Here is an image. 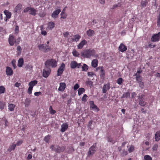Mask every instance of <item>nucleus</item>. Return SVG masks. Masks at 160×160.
Listing matches in <instances>:
<instances>
[{"mask_svg":"<svg viewBox=\"0 0 160 160\" xmlns=\"http://www.w3.org/2000/svg\"><path fill=\"white\" fill-rule=\"evenodd\" d=\"M72 53L73 55L75 57H79L80 55L79 53L75 49H74L73 50Z\"/></svg>","mask_w":160,"mask_h":160,"instance_id":"obj_36","label":"nucleus"},{"mask_svg":"<svg viewBox=\"0 0 160 160\" xmlns=\"http://www.w3.org/2000/svg\"><path fill=\"white\" fill-rule=\"evenodd\" d=\"M130 98V93L129 92H127L124 93L123 95L122 96L121 98Z\"/></svg>","mask_w":160,"mask_h":160,"instance_id":"obj_33","label":"nucleus"},{"mask_svg":"<svg viewBox=\"0 0 160 160\" xmlns=\"http://www.w3.org/2000/svg\"><path fill=\"white\" fill-rule=\"evenodd\" d=\"M45 65V67L47 68H49L50 67L55 68L57 66V62L55 60L51 59L48 60L46 62Z\"/></svg>","mask_w":160,"mask_h":160,"instance_id":"obj_3","label":"nucleus"},{"mask_svg":"<svg viewBox=\"0 0 160 160\" xmlns=\"http://www.w3.org/2000/svg\"><path fill=\"white\" fill-rule=\"evenodd\" d=\"M27 102H28V104H27V103L25 104V107H28L29 105V104L31 102V101L30 100H29V99H27L25 100V102L26 103Z\"/></svg>","mask_w":160,"mask_h":160,"instance_id":"obj_58","label":"nucleus"},{"mask_svg":"<svg viewBox=\"0 0 160 160\" xmlns=\"http://www.w3.org/2000/svg\"><path fill=\"white\" fill-rule=\"evenodd\" d=\"M81 38V36L79 34H76L73 36L72 39V41L77 42Z\"/></svg>","mask_w":160,"mask_h":160,"instance_id":"obj_24","label":"nucleus"},{"mask_svg":"<svg viewBox=\"0 0 160 160\" xmlns=\"http://www.w3.org/2000/svg\"><path fill=\"white\" fill-rule=\"evenodd\" d=\"M30 8H31V7H27V8H25L24 9L23 12H28V11H29Z\"/></svg>","mask_w":160,"mask_h":160,"instance_id":"obj_56","label":"nucleus"},{"mask_svg":"<svg viewBox=\"0 0 160 160\" xmlns=\"http://www.w3.org/2000/svg\"><path fill=\"white\" fill-rule=\"evenodd\" d=\"M21 83H18V82H16L14 84V86L17 87H19V86L20 85Z\"/></svg>","mask_w":160,"mask_h":160,"instance_id":"obj_63","label":"nucleus"},{"mask_svg":"<svg viewBox=\"0 0 160 160\" xmlns=\"http://www.w3.org/2000/svg\"><path fill=\"white\" fill-rule=\"evenodd\" d=\"M50 148L52 150L55 151L56 152L60 153L64 151L65 147V146L60 147L58 145H52L50 146Z\"/></svg>","mask_w":160,"mask_h":160,"instance_id":"obj_2","label":"nucleus"},{"mask_svg":"<svg viewBox=\"0 0 160 160\" xmlns=\"http://www.w3.org/2000/svg\"><path fill=\"white\" fill-rule=\"evenodd\" d=\"M146 102L144 101L143 100H139V104L141 106H144L146 104Z\"/></svg>","mask_w":160,"mask_h":160,"instance_id":"obj_34","label":"nucleus"},{"mask_svg":"<svg viewBox=\"0 0 160 160\" xmlns=\"http://www.w3.org/2000/svg\"><path fill=\"white\" fill-rule=\"evenodd\" d=\"M123 81L124 80L122 78H119L117 80L116 82L118 84L121 85Z\"/></svg>","mask_w":160,"mask_h":160,"instance_id":"obj_37","label":"nucleus"},{"mask_svg":"<svg viewBox=\"0 0 160 160\" xmlns=\"http://www.w3.org/2000/svg\"><path fill=\"white\" fill-rule=\"evenodd\" d=\"M97 143H95L89 149L88 155L89 157H92L96 151Z\"/></svg>","mask_w":160,"mask_h":160,"instance_id":"obj_5","label":"nucleus"},{"mask_svg":"<svg viewBox=\"0 0 160 160\" xmlns=\"http://www.w3.org/2000/svg\"><path fill=\"white\" fill-rule=\"evenodd\" d=\"M105 70L104 68L101 70H100L99 72L100 78L102 80H104L105 78Z\"/></svg>","mask_w":160,"mask_h":160,"instance_id":"obj_18","label":"nucleus"},{"mask_svg":"<svg viewBox=\"0 0 160 160\" xmlns=\"http://www.w3.org/2000/svg\"><path fill=\"white\" fill-rule=\"evenodd\" d=\"M121 3H118V4H115L114 5L112 6V9H114L115 8L118 7H121Z\"/></svg>","mask_w":160,"mask_h":160,"instance_id":"obj_46","label":"nucleus"},{"mask_svg":"<svg viewBox=\"0 0 160 160\" xmlns=\"http://www.w3.org/2000/svg\"><path fill=\"white\" fill-rule=\"evenodd\" d=\"M5 105V102H4L2 101H0V109L2 110L4 108Z\"/></svg>","mask_w":160,"mask_h":160,"instance_id":"obj_42","label":"nucleus"},{"mask_svg":"<svg viewBox=\"0 0 160 160\" xmlns=\"http://www.w3.org/2000/svg\"><path fill=\"white\" fill-rule=\"evenodd\" d=\"M15 106L14 104H10L8 106V109L9 110L12 111L14 110Z\"/></svg>","mask_w":160,"mask_h":160,"instance_id":"obj_31","label":"nucleus"},{"mask_svg":"<svg viewBox=\"0 0 160 160\" xmlns=\"http://www.w3.org/2000/svg\"><path fill=\"white\" fill-rule=\"evenodd\" d=\"M87 74L88 75L89 77H92L94 75H95L94 73L93 72H88Z\"/></svg>","mask_w":160,"mask_h":160,"instance_id":"obj_48","label":"nucleus"},{"mask_svg":"<svg viewBox=\"0 0 160 160\" xmlns=\"http://www.w3.org/2000/svg\"><path fill=\"white\" fill-rule=\"evenodd\" d=\"M63 34L65 37L67 38L69 35V33L68 32H66L63 33Z\"/></svg>","mask_w":160,"mask_h":160,"instance_id":"obj_64","label":"nucleus"},{"mask_svg":"<svg viewBox=\"0 0 160 160\" xmlns=\"http://www.w3.org/2000/svg\"><path fill=\"white\" fill-rule=\"evenodd\" d=\"M86 84L88 86L91 88L93 85V82L90 81H87Z\"/></svg>","mask_w":160,"mask_h":160,"instance_id":"obj_45","label":"nucleus"},{"mask_svg":"<svg viewBox=\"0 0 160 160\" xmlns=\"http://www.w3.org/2000/svg\"><path fill=\"white\" fill-rule=\"evenodd\" d=\"M158 145L157 144H154L152 148V149L153 151H157L158 148Z\"/></svg>","mask_w":160,"mask_h":160,"instance_id":"obj_44","label":"nucleus"},{"mask_svg":"<svg viewBox=\"0 0 160 160\" xmlns=\"http://www.w3.org/2000/svg\"><path fill=\"white\" fill-rule=\"evenodd\" d=\"M50 139V135H48L45 137L44 138V140L46 142L48 143Z\"/></svg>","mask_w":160,"mask_h":160,"instance_id":"obj_39","label":"nucleus"},{"mask_svg":"<svg viewBox=\"0 0 160 160\" xmlns=\"http://www.w3.org/2000/svg\"><path fill=\"white\" fill-rule=\"evenodd\" d=\"M48 29L49 30H52L55 26V23L53 22H50L48 24Z\"/></svg>","mask_w":160,"mask_h":160,"instance_id":"obj_20","label":"nucleus"},{"mask_svg":"<svg viewBox=\"0 0 160 160\" xmlns=\"http://www.w3.org/2000/svg\"><path fill=\"white\" fill-rule=\"evenodd\" d=\"M61 18H63V19H65V18H66L67 15L66 13H63V14H61Z\"/></svg>","mask_w":160,"mask_h":160,"instance_id":"obj_55","label":"nucleus"},{"mask_svg":"<svg viewBox=\"0 0 160 160\" xmlns=\"http://www.w3.org/2000/svg\"><path fill=\"white\" fill-rule=\"evenodd\" d=\"M51 72V69L50 68L45 67L43 70L42 76L44 78H47L50 75Z\"/></svg>","mask_w":160,"mask_h":160,"instance_id":"obj_6","label":"nucleus"},{"mask_svg":"<svg viewBox=\"0 0 160 160\" xmlns=\"http://www.w3.org/2000/svg\"><path fill=\"white\" fill-rule=\"evenodd\" d=\"M90 106L91 108L94 111H98L99 110V108L92 101H90L89 102Z\"/></svg>","mask_w":160,"mask_h":160,"instance_id":"obj_10","label":"nucleus"},{"mask_svg":"<svg viewBox=\"0 0 160 160\" xmlns=\"http://www.w3.org/2000/svg\"><path fill=\"white\" fill-rule=\"evenodd\" d=\"M20 38L19 37L16 40L15 43L17 45L19 44V42L20 41Z\"/></svg>","mask_w":160,"mask_h":160,"instance_id":"obj_62","label":"nucleus"},{"mask_svg":"<svg viewBox=\"0 0 160 160\" xmlns=\"http://www.w3.org/2000/svg\"><path fill=\"white\" fill-rule=\"evenodd\" d=\"M38 83V81L35 80L31 81L28 83V85L29 87L33 88V87L37 84Z\"/></svg>","mask_w":160,"mask_h":160,"instance_id":"obj_25","label":"nucleus"},{"mask_svg":"<svg viewBox=\"0 0 160 160\" xmlns=\"http://www.w3.org/2000/svg\"><path fill=\"white\" fill-rule=\"evenodd\" d=\"M87 97L88 96L86 94H84L83 97L82 98V102H86V101H87Z\"/></svg>","mask_w":160,"mask_h":160,"instance_id":"obj_47","label":"nucleus"},{"mask_svg":"<svg viewBox=\"0 0 160 160\" xmlns=\"http://www.w3.org/2000/svg\"><path fill=\"white\" fill-rule=\"evenodd\" d=\"M23 142V141L22 140H20L18 141L16 144V145L17 146H20V145H21Z\"/></svg>","mask_w":160,"mask_h":160,"instance_id":"obj_57","label":"nucleus"},{"mask_svg":"<svg viewBox=\"0 0 160 160\" xmlns=\"http://www.w3.org/2000/svg\"><path fill=\"white\" fill-rule=\"evenodd\" d=\"M24 61L23 58H21L19 59L18 62V65L19 67H21Z\"/></svg>","mask_w":160,"mask_h":160,"instance_id":"obj_28","label":"nucleus"},{"mask_svg":"<svg viewBox=\"0 0 160 160\" xmlns=\"http://www.w3.org/2000/svg\"><path fill=\"white\" fill-rule=\"evenodd\" d=\"M66 87V85L64 82H61L60 86L58 88V90L60 91H63Z\"/></svg>","mask_w":160,"mask_h":160,"instance_id":"obj_16","label":"nucleus"},{"mask_svg":"<svg viewBox=\"0 0 160 160\" xmlns=\"http://www.w3.org/2000/svg\"><path fill=\"white\" fill-rule=\"evenodd\" d=\"M22 8V5L18 4L14 9V11L16 13H18L21 12V9Z\"/></svg>","mask_w":160,"mask_h":160,"instance_id":"obj_21","label":"nucleus"},{"mask_svg":"<svg viewBox=\"0 0 160 160\" xmlns=\"http://www.w3.org/2000/svg\"><path fill=\"white\" fill-rule=\"evenodd\" d=\"M65 65L64 63H62L57 71V76H60L63 73L65 68Z\"/></svg>","mask_w":160,"mask_h":160,"instance_id":"obj_8","label":"nucleus"},{"mask_svg":"<svg viewBox=\"0 0 160 160\" xmlns=\"http://www.w3.org/2000/svg\"><path fill=\"white\" fill-rule=\"evenodd\" d=\"M134 76H136V78L137 82L139 81H142V78L141 77L140 75H136L135 74L133 75Z\"/></svg>","mask_w":160,"mask_h":160,"instance_id":"obj_40","label":"nucleus"},{"mask_svg":"<svg viewBox=\"0 0 160 160\" xmlns=\"http://www.w3.org/2000/svg\"><path fill=\"white\" fill-rule=\"evenodd\" d=\"M68 125L67 123L64 122L61 125V129L60 131L62 132H64L68 128Z\"/></svg>","mask_w":160,"mask_h":160,"instance_id":"obj_15","label":"nucleus"},{"mask_svg":"<svg viewBox=\"0 0 160 160\" xmlns=\"http://www.w3.org/2000/svg\"><path fill=\"white\" fill-rule=\"evenodd\" d=\"M77 62L75 61H72L70 63V67L71 68L74 69L77 67Z\"/></svg>","mask_w":160,"mask_h":160,"instance_id":"obj_27","label":"nucleus"},{"mask_svg":"<svg viewBox=\"0 0 160 160\" xmlns=\"http://www.w3.org/2000/svg\"><path fill=\"white\" fill-rule=\"evenodd\" d=\"M4 13L6 15L7 18H10L11 17V13L8 11L5 10L4 11Z\"/></svg>","mask_w":160,"mask_h":160,"instance_id":"obj_30","label":"nucleus"},{"mask_svg":"<svg viewBox=\"0 0 160 160\" xmlns=\"http://www.w3.org/2000/svg\"><path fill=\"white\" fill-rule=\"evenodd\" d=\"M34 95L37 96H38L42 95V93L40 92H36L34 93Z\"/></svg>","mask_w":160,"mask_h":160,"instance_id":"obj_61","label":"nucleus"},{"mask_svg":"<svg viewBox=\"0 0 160 160\" xmlns=\"http://www.w3.org/2000/svg\"><path fill=\"white\" fill-rule=\"evenodd\" d=\"M87 34L88 37H91L95 34V32L94 30L89 29L87 31Z\"/></svg>","mask_w":160,"mask_h":160,"instance_id":"obj_19","label":"nucleus"},{"mask_svg":"<svg viewBox=\"0 0 160 160\" xmlns=\"http://www.w3.org/2000/svg\"><path fill=\"white\" fill-rule=\"evenodd\" d=\"M85 92V89L83 88H79L78 90V94L79 96L81 95Z\"/></svg>","mask_w":160,"mask_h":160,"instance_id":"obj_32","label":"nucleus"},{"mask_svg":"<svg viewBox=\"0 0 160 160\" xmlns=\"http://www.w3.org/2000/svg\"><path fill=\"white\" fill-rule=\"evenodd\" d=\"M160 38V32L157 34H153L151 38V41L153 42H158Z\"/></svg>","mask_w":160,"mask_h":160,"instance_id":"obj_7","label":"nucleus"},{"mask_svg":"<svg viewBox=\"0 0 160 160\" xmlns=\"http://www.w3.org/2000/svg\"><path fill=\"white\" fill-rule=\"evenodd\" d=\"M134 147L133 146L131 145L129 149H128V151L129 152H132L134 150Z\"/></svg>","mask_w":160,"mask_h":160,"instance_id":"obj_52","label":"nucleus"},{"mask_svg":"<svg viewBox=\"0 0 160 160\" xmlns=\"http://www.w3.org/2000/svg\"><path fill=\"white\" fill-rule=\"evenodd\" d=\"M87 43V41L85 39H83L77 45L78 48L79 49H82L84 46L86 45Z\"/></svg>","mask_w":160,"mask_h":160,"instance_id":"obj_12","label":"nucleus"},{"mask_svg":"<svg viewBox=\"0 0 160 160\" xmlns=\"http://www.w3.org/2000/svg\"><path fill=\"white\" fill-rule=\"evenodd\" d=\"M36 12L37 11L36 10L32 8L31 7L29 11V14L31 15L35 16L36 14Z\"/></svg>","mask_w":160,"mask_h":160,"instance_id":"obj_29","label":"nucleus"},{"mask_svg":"<svg viewBox=\"0 0 160 160\" xmlns=\"http://www.w3.org/2000/svg\"><path fill=\"white\" fill-rule=\"evenodd\" d=\"M127 49V48L123 43H121L118 47V50L122 52H124Z\"/></svg>","mask_w":160,"mask_h":160,"instance_id":"obj_11","label":"nucleus"},{"mask_svg":"<svg viewBox=\"0 0 160 160\" xmlns=\"http://www.w3.org/2000/svg\"><path fill=\"white\" fill-rule=\"evenodd\" d=\"M38 48L39 49L44 52H48L51 50V47L47 45L41 44L38 45Z\"/></svg>","mask_w":160,"mask_h":160,"instance_id":"obj_4","label":"nucleus"},{"mask_svg":"<svg viewBox=\"0 0 160 160\" xmlns=\"http://www.w3.org/2000/svg\"><path fill=\"white\" fill-rule=\"evenodd\" d=\"M108 142H111L113 144L115 142V141L113 140L112 138H110L109 137L108 138Z\"/></svg>","mask_w":160,"mask_h":160,"instance_id":"obj_50","label":"nucleus"},{"mask_svg":"<svg viewBox=\"0 0 160 160\" xmlns=\"http://www.w3.org/2000/svg\"><path fill=\"white\" fill-rule=\"evenodd\" d=\"M6 73L7 75L11 76L13 74V70L12 68L9 67H6Z\"/></svg>","mask_w":160,"mask_h":160,"instance_id":"obj_17","label":"nucleus"},{"mask_svg":"<svg viewBox=\"0 0 160 160\" xmlns=\"http://www.w3.org/2000/svg\"><path fill=\"white\" fill-rule=\"evenodd\" d=\"M92 66L94 68H96L98 65V60L96 59L92 60L91 62Z\"/></svg>","mask_w":160,"mask_h":160,"instance_id":"obj_22","label":"nucleus"},{"mask_svg":"<svg viewBox=\"0 0 160 160\" xmlns=\"http://www.w3.org/2000/svg\"><path fill=\"white\" fill-rule=\"evenodd\" d=\"M110 85L109 83L105 84L103 86L102 89V92L103 93H106L110 88Z\"/></svg>","mask_w":160,"mask_h":160,"instance_id":"obj_13","label":"nucleus"},{"mask_svg":"<svg viewBox=\"0 0 160 160\" xmlns=\"http://www.w3.org/2000/svg\"><path fill=\"white\" fill-rule=\"evenodd\" d=\"M138 82L139 83V87L141 88H144V83L143 82H142V81H140Z\"/></svg>","mask_w":160,"mask_h":160,"instance_id":"obj_43","label":"nucleus"},{"mask_svg":"<svg viewBox=\"0 0 160 160\" xmlns=\"http://www.w3.org/2000/svg\"><path fill=\"white\" fill-rule=\"evenodd\" d=\"M147 3V2H141V5L142 7H144L146 6Z\"/></svg>","mask_w":160,"mask_h":160,"instance_id":"obj_59","label":"nucleus"},{"mask_svg":"<svg viewBox=\"0 0 160 160\" xmlns=\"http://www.w3.org/2000/svg\"><path fill=\"white\" fill-rule=\"evenodd\" d=\"M144 158L145 160H152V158L148 155H145Z\"/></svg>","mask_w":160,"mask_h":160,"instance_id":"obj_41","label":"nucleus"},{"mask_svg":"<svg viewBox=\"0 0 160 160\" xmlns=\"http://www.w3.org/2000/svg\"><path fill=\"white\" fill-rule=\"evenodd\" d=\"M32 88L29 87L28 90V92L29 94H30L32 93Z\"/></svg>","mask_w":160,"mask_h":160,"instance_id":"obj_53","label":"nucleus"},{"mask_svg":"<svg viewBox=\"0 0 160 160\" xmlns=\"http://www.w3.org/2000/svg\"><path fill=\"white\" fill-rule=\"evenodd\" d=\"M17 50L19 51V52H18V54L19 55L20 54L22 51V48L21 46H18L17 48Z\"/></svg>","mask_w":160,"mask_h":160,"instance_id":"obj_49","label":"nucleus"},{"mask_svg":"<svg viewBox=\"0 0 160 160\" xmlns=\"http://www.w3.org/2000/svg\"><path fill=\"white\" fill-rule=\"evenodd\" d=\"M81 55L84 58H90L93 57L95 54V51L94 49H89L82 50L81 53Z\"/></svg>","mask_w":160,"mask_h":160,"instance_id":"obj_1","label":"nucleus"},{"mask_svg":"<svg viewBox=\"0 0 160 160\" xmlns=\"http://www.w3.org/2000/svg\"><path fill=\"white\" fill-rule=\"evenodd\" d=\"M11 62H12V66L13 68L14 69L16 67V64H15V63H16L15 60H12V61Z\"/></svg>","mask_w":160,"mask_h":160,"instance_id":"obj_51","label":"nucleus"},{"mask_svg":"<svg viewBox=\"0 0 160 160\" xmlns=\"http://www.w3.org/2000/svg\"><path fill=\"white\" fill-rule=\"evenodd\" d=\"M8 42L9 44L11 46L13 45L14 43H15L16 39L13 35H9Z\"/></svg>","mask_w":160,"mask_h":160,"instance_id":"obj_9","label":"nucleus"},{"mask_svg":"<svg viewBox=\"0 0 160 160\" xmlns=\"http://www.w3.org/2000/svg\"><path fill=\"white\" fill-rule=\"evenodd\" d=\"M19 27L17 25L15 27V32L16 33H18L19 32Z\"/></svg>","mask_w":160,"mask_h":160,"instance_id":"obj_60","label":"nucleus"},{"mask_svg":"<svg viewBox=\"0 0 160 160\" xmlns=\"http://www.w3.org/2000/svg\"><path fill=\"white\" fill-rule=\"evenodd\" d=\"M155 140L156 141H158L160 140V131H159L157 132L155 135Z\"/></svg>","mask_w":160,"mask_h":160,"instance_id":"obj_26","label":"nucleus"},{"mask_svg":"<svg viewBox=\"0 0 160 160\" xmlns=\"http://www.w3.org/2000/svg\"><path fill=\"white\" fill-rule=\"evenodd\" d=\"M16 146V144L13 143L12 145H10L9 146L8 149V151L9 152H11L12 151L14 150L15 149Z\"/></svg>","mask_w":160,"mask_h":160,"instance_id":"obj_23","label":"nucleus"},{"mask_svg":"<svg viewBox=\"0 0 160 160\" xmlns=\"http://www.w3.org/2000/svg\"><path fill=\"white\" fill-rule=\"evenodd\" d=\"M5 90V88L3 86H0V94L4 93Z\"/></svg>","mask_w":160,"mask_h":160,"instance_id":"obj_38","label":"nucleus"},{"mask_svg":"<svg viewBox=\"0 0 160 160\" xmlns=\"http://www.w3.org/2000/svg\"><path fill=\"white\" fill-rule=\"evenodd\" d=\"M61 10L60 9H58L54 11L52 13L51 16L52 17L54 18H56L58 17V15L60 12H61Z\"/></svg>","mask_w":160,"mask_h":160,"instance_id":"obj_14","label":"nucleus"},{"mask_svg":"<svg viewBox=\"0 0 160 160\" xmlns=\"http://www.w3.org/2000/svg\"><path fill=\"white\" fill-rule=\"evenodd\" d=\"M79 87L78 84L76 83L75 84L73 87V89L74 90H76Z\"/></svg>","mask_w":160,"mask_h":160,"instance_id":"obj_54","label":"nucleus"},{"mask_svg":"<svg viewBox=\"0 0 160 160\" xmlns=\"http://www.w3.org/2000/svg\"><path fill=\"white\" fill-rule=\"evenodd\" d=\"M88 68V66L86 64H83L82 66V71H86Z\"/></svg>","mask_w":160,"mask_h":160,"instance_id":"obj_35","label":"nucleus"}]
</instances>
